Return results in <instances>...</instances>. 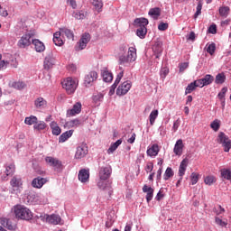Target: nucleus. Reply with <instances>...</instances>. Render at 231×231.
Instances as JSON below:
<instances>
[{"mask_svg": "<svg viewBox=\"0 0 231 231\" xmlns=\"http://www.w3.org/2000/svg\"><path fill=\"white\" fill-rule=\"evenodd\" d=\"M14 212L17 219H23L25 221H30V219L33 217V214L32 213V210H30L28 208L22 205L14 206Z\"/></svg>", "mask_w": 231, "mask_h": 231, "instance_id": "obj_1", "label": "nucleus"}, {"mask_svg": "<svg viewBox=\"0 0 231 231\" xmlns=\"http://www.w3.org/2000/svg\"><path fill=\"white\" fill-rule=\"evenodd\" d=\"M147 24H149V20L146 18H136L134 20V25L136 26V35L140 39H145L147 35Z\"/></svg>", "mask_w": 231, "mask_h": 231, "instance_id": "obj_2", "label": "nucleus"}, {"mask_svg": "<svg viewBox=\"0 0 231 231\" xmlns=\"http://www.w3.org/2000/svg\"><path fill=\"white\" fill-rule=\"evenodd\" d=\"M136 48L130 47L126 56L124 54L119 56V64H122L123 66H129L132 62L136 60Z\"/></svg>", "mask_w": 231, "mask_h": 231, "instance_id": "obj_3", "label": "nucleus"}, {"mask_svg": "<svg viewBox=\"0 0 231 231\" xmlns=\"http://www.w3.org/2000/svg\"><path fill=\"white\" fill-rule=\"evenodd\" d=\"M63 89H65L68 95H73L77 90V87L79 86V81L73 79L71 78H67L63 82H61Z\"/></svg>", "mask_w": 231, "mask_h": 231, "instance_id": "obj_4", "label": "nucleus"}, {"mask_svg": "<svg viewBox=\"0 0 231 231\" xmlns=\"http://www.w3.org/2000/svg\"><path fill=\"white\" fill-rule=\"evenodd\" d=\"M217 143H220L224 148L225 152H229L231 149V140L228 135H226L225 133L220 132L217 138Z\"/></svg>", "mask_w": 231, "mask_h": 231, "instance_id": "obj_5", "label": "nucleus"}, {"mask_svg": "<svg viewBox=\"0 0 231 231\" xmlns=\"http://www.w3.org/2000/svg\"><path fill=\"white\" fill-rule=\"evenodd\" d=\"M132 86H133V84L129 80L123 82L117 88L116 95H118V97H122L124 95H127V93H129V89H131Z\"/></svg>", "mask_w": 231, "mask_h": 231, "instance_id": "obj_6", "label": "nucleus"}, {"mask_svg": "<svg viewBox=\"0 0 231 231\" xmlns=\"http://www.w3.org/2000/svg\"><path fill=\"white\" fill-rule=\"evenodd\" d=\"M88 154V144L82 143L76 150L75 158L76 160H82Z\"/></svg>", "mask_w": 231, "mask_h": 231, "instance_id": "obj_7", "label": "nucleus"}, {"mask_svg": "<svg viewBox=\"0 0 231 231\" xmlns=\"http://www.w3.org/2000/svg\"><path fill=\"white\" fill-rule=\"evenodd\" d=\"M91 41V35L88 32H85L79 42H78V47H76V50L80 51V50H85L86 46H88V42Z\"/></svg>", "mask_w": 231, "mask_h": 231, "instance_id": "obj_8", "label": "nucleus"}, {"mask_svg": "<svg viewBox=\"0 0 231 231\" xmlns=\"http://www.w3.org/2000/svg\"><path fill=\"white\" fill-rule=\"evenodd\" d=\"M17 44L19 48H28L32 44V34L27 33L23 35Z\"/></svg>", "mask_w": 231, "mask_h": 231, "instance_id": "obj_9", "label": "nucleus"}, {"mask_svg": "<svg viewBox=\"0 0 231 231\" xmlns=\"http://www.w3.org/2000/svg\"><path fill=\"white\" fill-rule=\"evenodd\" d=\"M97 79H98V73H97V71L92 70L90 72H88L86 76H85V85L86 86H91V84H93V82H97Z\"/></svg>", "mask_w": 231, "mask_h": 231, "instance_id": "obj_10", "label": "nucleus"}, {"mask_svg": "<svg viewBox=\"0 0 231 231\" xmlns=\"http://www.w3.org/2000/svg\"><path fill=\"white\" fill-rule=\"evenodd\" d=\"M46 183H48V178L37 177L32 180V187L33 189H42Z\"/></svg>", "mask_w": 231, "mask_h": 231, "instance_id": "obj_11", "label": "nucleus"}, {"mask_svg": "<svg viewBox=\"0 0 231 231\" xmlns=\"http://www.w3.org/2000/svg\"><path fill=\"white\" fill-rule=\"evenodd\" d=\"M111 172H113L111 166L101 167L99 170V179L109 180Z\"/></svg>", "mask_w": 231, "mask_h": 231, "instance_id": "obj_12", "label": "nucleus"}, {"mask_svg": "<svg viewBox=\"0 0 231 231\" xmlns=\"http://www.w3.org/2000/svg\"><path fill=\"white\" fill-rule=\"evenodd\" d=\"M82 111V103L77 102L73 105L72 109L67 110V116H75L76 115H80Z\"/></svg>", "mask_w": 231, "mask_h": 231, "instance_id": "obj_13", "label": "nucleus"}, {"mask_svg": "<svg viewBox=\"0 0 231 231\" xmlns=\"http://www.w3.org/2000/svg\"><path fill=\"white\" fill-rule=\"evenodd\" d=\"M45 162L48 163V165L54 167L55 169H60L62 167V162L53 157H46Z\"/></svg>", "mask_w": 231, "mask_h": 231, "instance_id": "obj_14", "label": "nucleus"}, {"mask_svg": "<svg viewBox=\"0 0 231 231\" xmlns=\"http://www.w3.org/2000/svg\"><path fill=\"white\" fill-rule=\"evenodd\" d=\"M185 145L183 144V140L179 139L173 148V152L176 154V156H181L183 154V148Z\"/></svg>", "mask_w": 231, "mask_h": 231, "instance_id": "obj_15", "label": "nucleus"}, {"mask_svg": "<svg viewBox=\"0 0 231 231\" xmlns=\"http://www.w3.org/2000/svg\"><path fill=\"white\" fill-rule=\"evenodd\" d=\"M143 192H144L146 194L147 203L152 201V198L154 196V189H152V187H149V186H147V184H145L143 187Z\"/></svg>", "mask_w": 231, "mask_h": 231, "instance_id": "obj_16", "label": "nucleus"}, {"mask_svg": "<svg viewBox=\"0 0 231 231\" xmlns=\"http://www.w3.org/2000/svg\"><path fill=\"white\" fill-rule=\"evenodd\" d=\"M79 180L81 183H88V181H89V170H80L79 171Z\"/></svg>", "mask_w": 231, "mask_h": 231, "instance_id": "obj_17", "label": "nucleus"}, {"mask_svg": "<svg viewBox=\"0 0 231 231\" xmlns=\"http://www.w3.org/2000/svg\"><path fill=\"white\" fill-rule=\"evenodd\" d=\"M160 152V146L158 144H152L150 148L147 149L146 154L151 158H156V155Z\"/></svg>", "mask_w": 231, "mask_h": 231, "instance_id": "obj_18", "label": "nucleus"}, {"mask_svg": "<svg viewBox=\"0 0 231 231\" xmlns=\"http://www.w3.org/2000/svg\"><path fill=\"white\" fill-rule=\"evenodd\" d=\"M124 78V70H121L120 73L117 74L115 83L111 86L109 95H115V90L116 89V87L118 84H120V81Z\"/></svg>", "mask_w": 231, "mask_h": 231, "instance_id": "obj_19", "label": "nucleus"}, {"mask_svg": "<svg viewBox=\"0 0 231 231\" xmlns=\"http://www.w3.org/2000/svg\"><path fill=\"white\" fill-rule=\"evenodd\" d=\"M33 46H34V50L38 52V53H42V51H44L46 50V46H44V43L42 42H41L38 39H34L32 41Z\"/></svg>", "mask_w": 231, "mask_h": 231, "instance_id": "obj_20", "label": "nucleus"}, {"mask_svg": "<svg viewBox=\"0 0 231 231\" xmlns=\"http://www.w3.org/2000/svg\"><path fill=\"white\" fill-rule=\"evenodd\" d=\"M189 165V159L185 158L181 161L179 167V176L183 178L185 176V171H187V167Z\"/></svg>", "mask_w": 231, "mask_h": 231, "instance_id": "obj_21", "label": "nucleus"}, {"mask_svg": "<svg viewBox=\"0 0 231 231\" xmlns=\"http://www.w3.org/2000/svg\"><path fill=\"white\" fill-rule=\"evenodd\" d=\"M60 35H65L67 39H69L70 41H73L75 39V34L73 33V31L66 27L60 28Z\"/></svg>", "mask_w": 231, "mask_h": 231, "instance_id": "obj_22", "label": "nucleus"}, {"mask_svg": "<svg viewBox=\"0 0 231 231\" xmlns=\"http://www.w3.org/2000/svg\"><path fill=\"white\" fill-rule=\"evenodd\" d=\"M162 46V42H157L154 43V45L152 47V51L155 54L156 59H160V57L163 51V48Z\"/></svg>", "mask_w": 231, "mask_h": 231, "instance_id": "obj_23", "label": "nucleus"}, {"mask_svg": "<svg viewBox=\"0 0 231 231\" xmlns=\"http://www.w3.org/2000/svg\"><path fill=\"white\" fill-rule=\"evenodd\" d=\"M10 185L13 187V189H19L23 187V180L17 176H14L12 178Z\"/></svg>", "mask_w": 231, "mask_h": 231, "instance_id": "obj_24", "label": "nucleus"}, {"mask_svg": "<svg viewBox=\"0 0 231 231\" xmlns=\"http://www.w3.org/2000/svg\"><path fill=\"white\" fill-rule=\"evenodd\" d=\"M50 127H51V129L52 131V134H54V136H59V134H60V133H62L60 126H59V124H57V122H55V121L51 122Z\"/></svg>", "mask_w": 231, "mask_h": 231, "instance_id": "obj_25", "label": "nucleus"}, {"mask_svg": "<svg viewBox=\"0 0 231 231\" xmlns=\"http://www.w3.org/2000/svg\"><path fill=\"white\" fill-rule=\"evenodd\" d=\"M47 105L48 102L43 97H38L34 100V106L37 109H44Z\"/></svg>", "mask_w": 231, "mask_h": 231, "instance_id": "obj_26", "label": "nucleus"}, {"mask_svg": "<svg viewBox=\"0 0 231 231\" xmlns=\"http://www.w3.org/2000/svg\"><path fill=\"white\" fill-rule=\"evenodd\" d=\"M0 223L7 230H15V226L12 225V221L8 218H0Z\"/></svg>", "mask_w": 231, "mask_h": 231, "instance_id": "obj_27", "label": "nucleus"}, {"mask_svg": "<svg viewBox=\"0 0 231 231\" xmlns=\"http://www.w3.org/2000/svg\"><path fill=\"white\" fill-rule=\"evenodd\" d=\"M90 2L92 3L95 11L100 14V12H102V8H104V3L102 0H90Z\"/></svg>", "mask_w": 231, "mask_h": 231, "instance_id": "obj_28", "label": "nucleus"}, {"mask_svg": "<svg viewBox=\"0 0 231 231\" xmlns=\"http://www.w3.org/2000/svg\"><path fill=\"white\" fill-rule=\"evenodd\" d=\"M92 101L95 106H100V103L104 101V94L97 93L92 96Z\"/></svg>", "mask_w": 231, "mask_h": 231, "instance_id": "obj_29", "label": "nucleus"}, {"mask_svg": "<svg viewBox=\"0 0 231 231\" xmlns=\"http://www.w3.org/2000/svg\"><path fill=\"white\" fill-rule=\"evenodd\" d=\"M71 136H73V130H69L65 133H63L60 137H59V142L60 143H64V142H66V140L71 138Z\"/></svg>", "mask_w": 231, "mask_h": 231, "instance_id": "obj_30", "label": "nucleus"}, {"mask_svg": "<svg viewBox=\"0 0 231 231\" xmlns=\"http://www.w3.org/2000/svg\"><path fill=\"white\" fill-rule=\"evenodd\" d=\"M66 127H69V129H71L73 127H79L80 126V120L79 119H72L70 121H68L65 124Z\"/></svg>", "mask_w": 231, "mask_h": 231, "instance_id": "obj_31", "label": "nucleus"}, {"mask_svg": "<svg viewBox=\"0 0 231 231\" xmlns=\"http://www.w3.org/2000/svg\"><path fill=\"white\" fill-rule=\"evenodd\" d=\"M53 42L56 46H62V44H64V41H62V38H60V32H56L54 33Z\"/></svg>", "mask_w": 231, "mask_h": 231, "instance_id": "obj_32", "label": "nucleus"}, {"mask_svg": "<svg viewBox=\"0 0 231 231\" xmlns=\"http://www.w3.org/2000/svg\"><path fill=\"white\" fill-rule=\"evenodd\" d=\"M72 15L73 17H75V19H78L79 21H80L82 19H86L88 13L86 11H76L73 13Z\"/></svg>", "mask_w": 231, "mask_h": 231, "instance_id": "obj_33", "label": "nucleus"}, {"mask_svg": "<svg viewBox=\"0 0 231 231\" xmlns=\"http://www.w3.org/2000/svg\"><path fill=\"white\" fill-rule=\"evenodd\" d=\"M102 77L104 82H112L113 81V74L108 70H103Z\"/></svg>", "mask_w": 231, "mask_h": 231, "instance_id": "obj_34", "label": "nucleus"}, {"mask_svg": "<svg viewBox=\"0 0 231 231\" xmlns=\"http://www.w3.org/2000/svg\"><path fill=\"white\" fill-rule=\"evenodd\" d=\"M43 66L45 69H51L53 68V59L51 57H46Z\"/></svg>", "mask_w": 231, "mask_h": 231, "instance_id": "obj_35", "label": "nucleus"}, {"mask_svg": "<svg viewBox=\"0 0 231 231\" xmlns=\"http://www.w3.org/2000/svg\"><path fill=\"white\" fill-rule=\"evenodd\" d=\"M38 122V118L35 116H30L29 117H25L24 120V124H26V125H35V124H37Z\"/></svg>", "mask_w": 231, "mask_h": 231, "instance_id": "obj_36", "label": "nucleus"}, {"mask_svg": "<svg viewBox=\"0 0 231 231\" xmlns=\"http://www.w3.org/2000/svg\"><path fill=\"white\" fill-rule=\"evenodd\" d=\"M120 145H122V140L119 139L116 143L111 144V146L107 150V153L108 154L113 153V152L116 151V149H118V147H120Z\"/></svg>", "mask_w": 231, "mask_h": 231, "instance_id": "obj_37", "label": "nucleus"}, {"mask_svg": "<svg viewBox=\"0 0 231 231\" xmlns=\"http://www.w3.org/2000/svg\"><path fill=\"white\" fill-rule=\"evenodd\" d=\"M159 112L158 110H152L149 116L150 125H154L156 119L158 118Z\"/></svg>", "mask_w": 231, "mask_h": 231, "instance_id": "obj_38", "label": "nucleus"}, {"mask_svg": "<svg viewBox=\"0 0 231 231\" xmlns=\"http://www.w3.org/2000/svg\"><path fill=\"white\" fill-rule=\"evenodd\" d=\"M15 172V164L10 163L5 167V174L6 176H13V174Z\"/></svg>", "mask_w": 231, "mask_h": 231, "instance_id": "obj_39", "label": "nucleus"}, {"mask_svg": "<svg viewBox=\"0 0 231 231\" xmlns=\"http://www.w3.org/2000/svg\"><path fill=\"white\" fill-rule=\"evenodd\" d=\"M48 127V125L44 123V121L36 122V124L33 125V129L36 131H44Z\"/></svg>", "mask_w": 231, "mask_h": 231, "instance_id": "obj_40", "label": "nucleus"}, {"mask_svg": "<svg viewBox=\"0 0 231 231\" xmlns=\"http://www.w3.org/2000/svg\"><path fill=\"white\" fill-rule=\"evenodd\" d=\"M225 80H226V76L223 72L216 76L215 82L217 84H225Z\"/></svg>", "mask_w": 231, "mask_h": 231, "instance_id": "obj_41", "label": "nucleus"}, {"mask_svg": "<svg viewBox=\"0 0 231 231\" xmlns=\"http://www.w3.org/2000/svg\"><path fill=\"white\" fill-rule=\"evenodd\" d=\"M49 223L51 225H59V223H60V217L58 215H49Z\"/></svg>", "mask_w": 231, "mask_h": 231, "instance_id": "obj_42", "label": "nucleus"}, {"mask_svg": "<svg viewBox=\"0 0 231 231\" xmlns=\"http://www.w3.org/2000/svg\"><path fill=\"white\" fill-rule=\"evenodd\" d=\"M202 82L204 86H209V84L214 82V77L210 74H207L204 78H202Z\"/></svg>", "mask_w": 231, "mask_h": 231, "instance_id": "obj_43", "label": "nucleus"}, {"mask_svg": "<svg viewBox=\"0 0 231 231\" xmlns=\"http://www.w3.org/2000/svg\"><path fill=\"white\" fill-rule=\"evenodd\" d=\"M222 178L224 180H227L228 181H231V171L228 169H222L220 171Z\"/></svg>", "mask_w": 231, "mask_h": 231, "instance_id": "obj_44", "label": "nucleus"}, {"mask_svg": "<svg viewBox=\"0 0 231 231\" xmlns=\"http://www.w3.org/2000/svg\"><path fill=\"white\" fill-rule=\"evenodd\" d=\"M211 129L217 133L219 131V127H221V121L219 119H215L211 124H210Z\"/></svg>", "mask_w": 231, "mask_h": 231, "instance_id": "obj_45", "label": "nucleus"}, {"mask_svg": "<svg viewBox=\"0 0 231 231\" xmlns=\"http://www.w3.org/2000/svg\"><path fill=\"white\" fill-rule=\"evenodd\" d=\"M12 88H14V89H24L26 84L23 81H14L12 83Z\"/></svg>", "mask_w": 231, "mask_h": 231, "instance_id": "obj_46", "label": "nucleus"}, {"mask_svg": "<svg viewBox=\"0 0 231 231\" xmlns=\"http://www.w3.org/2000/svg\"><path fill=\"white\" fill-rule=\"evenodd\" d=\"M161 14L162 10L160 9V7L152 8L149 11V15H152L153 17H160Z\"/></svg>", "mask_w": 231, "mask_h": 231, "instance_id": "obj_47", "label": "nucleus"}, {"mask_svg": "<svg viewBox=\"0 0 231 231\" xmlns=\"http://www.w3.org/2000/svg\"><path fill=\"white\" fill-rule=\"evenodd\" d=\"M229 12H230V7L228 6H223L219 8V14L221 15V17H227Z\"/></svg>", "mask_w": 231, "mask_h": 231, "instance_id": "obj_48", "label": "nucleus"}, {"mask_svg": "<svg viewBox=\"0 0 231 231\" xmlns=\"http://www.w3.org/2000/svg\"><path fill=\"white\" fill-rule=\"evenodd\" d=\"M216 181H217V179L213 175L207 176L204 179V183L209 186L213 185V183H216Z\"/></svg>", "mask_w": 231, "mask_h": 231, "instance_id": "obj_49", "label": "nucleus"}, {"mask_svg": "<svg viewBox=\"0 0 231 231\" xmlns=\"http://www.w3.org/2000/svg\"><path fill=\"white\" fill-rule=\"evenodd\" d=\"M226 91H228V88L226 87H224L218 93V98L219 100H222L223 106H225V95H226Z\"/></svg>", "mask_w": 231, "mask_h": 231, "instance_id": "obj_50", "label": "nucleus"}, {"mask_svg": "<svg viewBox=\"0 0 231 231\" xmlns=\"http://www.w3.org/2000/svg\"><path fill=\"white\" fill-rule=\"evenodd\" d=\"M174 176V171H172V168L168 167L164 172V180L167 181L170 178H172Z\"/></svg>", "mask_w": 231, "mask_h": 231, "instance_id": "obj_51", "label": "nucleus"}, {"mask_svg": "<svg viewBox=\"0 0 231 231\" xmlns=\"http://www.w3.org/2000/svg\"><path fill=\"white\" fill-rule=\"evenodd\" d=\"M196 83L191 82L190 84L188 85V87L186 88V90H185V95H189L190 93H192V91H194L196 89Z\"/></svg>", "mask_w": 231, "mask_h": 231, "instance_id": "obj_52", "label": "nucleus"}, {"mask_svg": "<svg viewBox=\"0 0 231 231\" xmlns=\"http://www.w3.org/2000/svg\"><path fill=\"white\" fill-rule=\"evenodd\" d=\"M190 180H191V185H196L198 181L199 180V174L196 172H192L190 175Z\"/></svg>", "mask_w": 231, "mask_h": 231, "instance_id": "obj_53", "label": "nucleus"}, {"mask_svg": "<svg viewBox=\"0 0 231 231\" xmlns=\"http://www.w3.org/2000/svg\"><path fill=\"white\" fill-rule=\"evenodd\" d=\"M207 51L209 55H214V53H216V43L209 44L207 48Z\"/></svg>", "mask_w": 231, "mask_h": 231, "instance_id": "obj_54", "label": "nucleus"}, {"mask_svg": "<svg viewBox=\"0 0 231 231\" xmlns=\"http://www.w3.org/2000/svg\"><path fill=\"white\" fill-rule=\"evenodd\" d=\"M202 8H203V4H201V2H199L198 5H197V11L194 14L195 19H198L199 15H201Z\"/></svg>", "mask_w": 231, "mask_h": 231, "instance_id": "obj_55", "label": "nucleus"}, {"mask_svg": "<svg viewBox=\"0 0 231 231\" xmlns=\"http://www.w3.org/2000/svg\"><path fill=\"white\" fill-rule=\"evenodd\" d=\"M2 59L3 55L0 54V69H5V68L8 67V64H10V62H8V60H5Z\"/></svg>", "mask_w": 231, "mask_h": 231, "instance_id": "obj_56", "label": "nucleus"}, {"mask_svg": "<svg viewBox=\"0 0 231 231\" xmlns=\"http://www.w3.org/2000/svg\"><path fill=\"white\" fill-rule=\"evenodd\" d=\"M215 222L219 226H226V225H228V222L224 221L223 219H221V218H219L217 217L215 218Z\"/></svg>", "mask_w": 231, "mask_h": 231, "instance_id": "obj_57", "label": "nucleus"}, {"mask_svg": "<svg viewBox=\"0 0 231 231\" xmlns=\"http://www.w3.org/2000/svg\"><path fill=\"white\" fill-rule=\"evenodd\" d=\"M169 28V23H161L158 25V30H160V32H165V30H167Z\"/></svg>", "mask_w": 231, "mask_h": 231, "instance_id": "obj_58", "label": "nucleus"}, {"mask_svg": "<svg viewBox=\"0 0 231 231\" xmlns=\"http://www.w3.org/2000/svg\"><path fill=\"white\" fill-rule=\"evenodd\" d=\"M106 180H101V179H99V180L97 181V187H98V189H101L102 190H104V189H106Z\"/></svg>", "mask_w": 231, "mask_h": 231, "instance_id": "obj_59", "label": "nucleus"}, {"mask_svg": "<svg viewBox=\"0 0 231 231\" xmlns=\"http://www.w3.org/2000/svg\"><path fill=\"white\" fill-rule=\"evenodd\" d=\"M167 75H169V69L164 67L161 69V77L162 79H165Z\"/></svg>", "mask_w": 231, "mask_h": 231, "instance_id": "obj_60", "label": "nucleus"}, {"mask_svg": "<svg viewBox=\"0 0 231 231\" xmlns=\"http://www.w3.org/2000/svg\"><path fill=\"white\" fill-rule=\"evenodd\" d=\"M195 83V86L197 88H205V84L203 83V79H197L195 81H193Z\"/></svg>", "mask_w": 231, "mask_h": 231, "instance_id": "obj_61", "label": "nucleus"}, {"mask_svg": "<svg viewBox=\"0 0 231 231\" xmlns=\"http://www.w3.org/2000/svg\"><path fill=\"white\" fill-rule=\"evenodd\" d=\"M40 219L45 223H50V215L48 214L41 215Z\"/></svg>", "mask_w": 231, "mask_h": 231, "instance_id": "obj_62", "label": "nucleus"}, {"mask_svg": "<svg viewBox=\"0 0 231 231\" xmlns=\"http://www.w3.org/2000/svg\"><path fill=\"white\" fill-rule=\"evenodd\" d=\"M152 169H154V165L152 162H148L146 167H145V171L146 172H152Z\"/></svg>", "mask_w": 231, "mask_h": 231, "instance_id": "obj_63", "label": "nucleus"}, {"mask_svg": "<svg viewBox=\"0 0 231 231\" xmlns=\"http://www.w3.org/2000/svg\"><path fill=\"white\" fill-rule=\"evenodd\" d=\"M187 68H189V62L181 63L180 65V73L183 72L184 70H186Z\"/></svg>", "mask_w": 231, "mask_h": 231, "instance_id": "obj_64", "label": "nucleus"}]
</instances>
